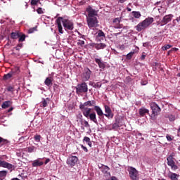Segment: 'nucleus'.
Returning <instances> with one entry per match:
<instances>
[{
  "instance_id": "1",
  "label": "nucleus",
  "mask_w": 180,
  "mask_h": 180,
  "mask_svg": "<svg viewBox=\"0 0 180 180\" xmlns=\"http://www.w3.org/2000/svg\"><path fill=\"white\" fill-rule=\"evenodd\" d=\"M86 106L95 108V106H96V101H95V100H92V101L84 102V103H81L79 108L80 110H82L83 115L85 117H87V118L89 117L91 122H94V123H96V124H98V120L96 119V113L95 112H93L92 113H91V110H92V109L89 108H86Z\"/></svg>"
},
{
  "instance_id": "2",
  "label": "nucleus",
  "mask_w": 180,
  "mask_h": 180,
  "mask_svg": "<svg viewBox=\"0 0 180 180\" xmlns=\"http://www.w3.org/2000/svg\"><path fill=\"white\" fill-rule=\"evenodd\" d=\"M56 23L58 26V32L61 34L64 33V31L63 30V26L65 30H74V22L68 19H65L63 17H58L56 20ZM61 23H63V25Z\"/></svg>"
},
{
  "instance_id": "3",
  "label": "nucleus",
  "mask_w": 180,
  "mask_h": 180,
  "mask_svg": "<svg viewBox=\"0 0 180 180\" xmlns=\"http://www.w3.org/2000/svg\"><path fill=\"white\" fill-rule=\"evenodd\" d=\"M153 22H154V18L148 17L141 22H139L135 27L137 32H141V30H145V29H147V27H148V26H150Z\"/></svg>"
},
{
  "instance_id": "4",
  "label": "nucleus",
  "mask_w": 180,
  "mask_h": 180,
  "mask_svg": "<svg viewBox=\"0 0 180 180\" xmlns=\"http://www.w3.org/2000/svg\"><path fill=\"white\" fill-rule=\"evenodd\" d=\"M75 89L76 94H77V95H80V94H85L88 92V84L85 82H82L81 84H78Z\"/></svg>"
},
{
  "instance_id": "5",
  "label": "nucleus",
  "mask_w": 180,
  "mask_h": 180,
  "mask_svg": "<svg viewBox=\"0 0 180 180\" xmlns=\"http://www.w3.org/2000/svg\"><path fill=\"white\" fill-rule=\"evenodd\" d=\"M127 170L129 172V178H131V180H139V171H137L136 168L133 167H129Z\"/></svg>"
},
{
  "instance_id": "6",
  "label": "nucleus",
  "mask_w": 180,
  "mask_h": 180,
  "mask_svg": "<svg viewBox=\"0 0 180 180\" xmlns=\"http://www.w3.org/2000/svg\"><path fill=\"white\" fill-rule=\"evenodd\" d=\"M172 18H174V15L169 14L166 15L163 17L162 20L161 21H158L157 22L158 26H165L167 23H169L171 20H172Z\"/></svg>"
},
{
  "instance_id": "7",
  "label": "nucleus",
  "mask_w": 180,
  "mask_h": 180,
  "mask_svg": "<svg viewBox=\"0 0 180 180\" xmlns=\"http://www.w3.org/2000/svg\"><path fill=\"white\" fill-rule=\"evenodd\" d=\"M174 154H172L167 158V165L171 167L173 171H176V169H178V166L175 165V161H174Z\"/></svg>"
},
{
  "instance_id": "8",
  "label": "nucleus",
  "mask_w": 180,
  "mask_h": 180,
  "mask_svg": "<svg viewBox=\"0 0 180 180\" xmlns=\"http://www.w3.org/2000/svg\"><path fill=\"white\" fill-rule=\"evenodd\" d=\"M87 25L91 29L92 27H98L99 25H98V18L96 17H90L87 18Z\"/></svg>"
},
{
  "instance_id": "9",
  "label": "nucleus",
  "mask_w": 180,
  "mask_h": 180,
  "mask_svg": "<svg viewBox=\"0 0 180 180\" xmlns=\"http://www.w3.org/2000/svg\"><path fill=\"white\" fill-rule=\"evenodd\" d=\"M150 108L152 110V115L154 116H158L161 112V108L155 103H150Z\"/></svg>"
},
{
  "instance_id": "10",
  "label": "nucleus",
  "mask_w": 180,
  "mask_h": 180,
  "mask_svg": "<svg viewBox=\"0 0 180 180\" xmlns=\"http://www.w3.org/2000/svg\"><path fill=\"white\" fill-rule=\"evenodd\" d=\"M78 162V158L77 156H69L67 159L66 163L69 167H75V165Z\"/></svg>"
},
{
  "instance_id": "11",
  "label": "nucleus",
  "mask_w": 180,
  "mask_h": 180,
  "mask_svg": "<svg viewBox=\"0 0 180 180\" xmlns=\"http://www.w3.org/2000/svg\"><path fill=\"white\" fill-rule=\"evenodd\" d=\"M91 70H89V68H85L84 69V72H83V76L82 78L84 79V81H89V78H91Z\"/></svg>"
},
{
  "instance_id": "12",
  "label": "nucleus",
  "mask_w": 180,
  "mask_h": 180,
  "mask_svg": "<svg viewBox=\"0 0 180 180\" xmlns=\"http://www.w3.org/2000/svg\"><path fill=\"white\" fill-rule=\"evenodd\" d=\"M105 112L104 116L105 117H108V119H113V114L112 113V109H110V107L105 105H104Z\"/></svg>"
},
{
  "instance_id": "13",
  "label": "nucleus",
  "mask_w": 180,
  "mask_h": 180,
  "mask_svg": "<svg viewBox=\"0 0 180 180\" xmlns=\"http://www.w3.org/2000/svg\"><path fill=\"white\" fill-rule=\"evenodd\" d=\"M86 11L89 13L87 18H95L98 15L96 11L94 10L91 6H89Z\"/></svg>"
},
{
  "instance_id": "14",
  "label": "nucleus",
  "mask_w": 180,
  "mask_h": 180,
  "mask_svg": "<svg viewBox=\"0 0 180 180\" xmlns=\"http://www.w3.org/2000/svg\"><path fill=\"white\" fill-rule=\"evenodd\" d=\"M0 167H2L3 168H8V169H12V168H13V165L0 160Z\"/></svg>"
},
{
  "instance_id": "15",
  "label": "nucleus",
  "mask_w": 180,
  "mask_h": 180,
  "mask_svg": "<svg viewBox=\"0 0 180 180\" xmlns=\"http://www.w3.org/2000/svg\"><path fill=\"white\" fill-rule=\"evenodd\" d=\"M95 63H96V64H98V68L101 70H105V68H106V65L105 64V62H103L102 60V59L100 58H95L94 59Z\"/></svg>"
},
{
  "instance_id": "16",
  "label": "nucleus",
  "mask_w": 180,
  "mask_h": 180,
  "mask_svg": "<svg viewBox=\"0 0 180 180\" xmlns=\"http://www.w3.org/2000/svg\"><path fill=\"white\" fill-rule=\"evenodd\" d=\"M51 100L49 98H43L40 104L41 108H47Z\"/></svg>"
},
{
  "instance_id": "17",
  "label": "nucleus",
  "mask_w": 180,
  "mask_h": 180,
  "mask_svg": "<svg viewBox=\"0 0 180 180\" xmlns=\"http://www.w3.org/2000/svg\"><path fill=\"white\" fill-rule=\"evenodd\" d=\"M150 113V110L147 108H141L139 109V115L141 116V117H144L146 115H148Z\"/></svg>"
},
{
  "instance_id": "18",
  "label": "nucleus",
  "mask_w": 180,
  "mask_h": 180,
  "mask_svg": "<svg viewBox=\"0 0 180 180\" xmlns=\"http://www.w3.org/2000/svg\"><path fill=\"white\" fill-rule=\"evenodd\" d=\"M99 169H101V171L103 172V174H108V172H109V169H110V168H109V167L106 166V165H101V166H98Z\"/></svg>"
},
{
  "instance_id": "19",
  "label": "nucleus",
  "mask_w": 180,
  "mask_h": 180,
  "mask_svg": "<svg viewBox=\"0 0 180 180\" xmlns=\"http://www.w3.org/2000/svg\"><path fill=\"white\" fill-rule=\"evenodd\" d=\"M94 110L96 112L98 116H103V115H105L101 107L98 105L94 106Z\"/></svg>"
},
{
  "instance_id": "20",
  "label": "nucleus",
  "mask_w": 180,
  "mask_h": 180,
  "mask_svg": "<svg viewBox=\"0 0 180 180\" xmlns=\"http://www.w3.org/2000/svg\"><path fill=\"white\" fill-rule=\"evenodd\" d=\"M11 74L14 75H18L20 73V68L19 67H15L11 70Z\"/></svg>"
},
{
  "instance_id": "21",
  "label": "nucleus",
  "mask_w": 180,
  "mask_h": 180,
  "mask_svg": "<svg viewBox=\"0 0 180 180\" xmlns=\"http://www.w3.org/2000/svg\"><path fill=\"white\" fill-rule=\"evenodd\" d=\"M11 105H12V101H4L1 105V108L2 109H8V108H9V106H11Z\"/></svg>"
},
{
  "instance_id": "22",
  "label": "nucleus",
  "mask_w": 180,
  "mask_h": 180,
  "mask_svg": "<svg viewBox=\"0 0 180 180\" xmlns=\"http://www.w3.org/2000/svg\"><path fill=\"white\" fill-rule=\"evenodd\" d=\"M44 84L46 86H51V85H53V78L47 77L44 81Z\"/></svg>"
},
{
  "instance_id": "23",
  "label": "nucleus",
  "mask_w": 180,
  "mask_h": 180,
  "mask_svg": "<svg viewBox=\"0 0 180 180\" xmlns=\"http://www.w3.org/2000/svg\"><path fill=\"white\" fill-rule=\"evenodd\" d=\"M44 162L40 161L39 160H36L32 163V167H41Z\"/></svg>"
},
{
  "instance_id": "24",
  "label": "nucleus",
  "mask_w": 180,
  "mask_h": 180,
  "mask_svg": "<svg viewBox=\"0 0 180 180\" xmlns=\"http://www.w3.org/2000/svg\"><path fill=\"white\" fill-rule=\"evenodd\" d=\"M12 77H13V75L12 72H10L8 74H6L4 75L3 79H4V81H8V79H11V78H12Z\"/></svg>"
},
{
  "instance_id": "25",
  "label": "nucleus",
  "mask_w": 180,
  "mask_h": 180,
  "mask_svg": "<svg viewBox=\"0 0 180 180\" xmlns=\"http://www.w3.org/2000/svg\"><path fill=\"white\" fill-rule=\"evenodd\" d=\"M20 36V32H11V37L13 39H19V37Z\"/></svg>"
},
{
  "instance_id": "26",
  "label": "nucleus",
  "mask_w": 180,
  "mask_h": 180,
  "mask_svg": "<svg viewBox=\"0 0 180 180\" xmlns=\"http://www.w3.org/2000/svg\"><path fill=\"white\" fill-rule=\"evenodd\" d=\"M131 13L136 19H140L141 18V13L139 11H132Z\"/></svg>"
},
{
  "instance_id": "27",
  "label": "nucleus",
  "mask_w": 180,
  "mask_h": 180,
  "mask_svg": "<svg viewBox=\"0 0 180 180\" xmlns=\"http://www.w3.org/2000/svg\"><path fill=\"white\" fill-rule=\"evenodd\" d=\"M106 47V44L103 43H100L96 46V50H102Z\"/></svg>"
},
{
  "instance_id": "28",
  "label": "nucleus",
  "mask_w": 180,
  "mask_h": 180,
  "mask_svg": "<svg viewBox=\"0 0 180 180\" xmlns=\"http://www.w3.org/2000/svg\"><path fill=\"white\" fill-rule=\"evenodd\" d=\"M115 122L117 123L120 127H122V126H124V121L122 118L116 120Z\"/></svg>"
},
{
  "instance_id": "29",
  "label": "nucleus",
  "mask_w": 180,
  "mask_h": 180,
  "mask_svg": "<svg viewBox=\"0 0 180 180\" xmlns=\"http://www.w3.org/2000/svg\"><path fill=\"white\" fill-rule=\"evenodd\" d=\"M83 141H86L89 146L92 147V142L91 141V139H89V137L85 136Z\"/></svg>"
},
{
  "instance_id": "30",
  "label": "nucleus",
  "mask_w": 180,
  "mask_h": 180,
  "mask_svg": "<svg viewBox=\"0 0 180 180\" xmlns=\"http://www.w3.org/2000/svg\"><path fill=\"white\" fill-rule=\"evenodd\" d=\"M179 175L176 173H171V174L169 176V178L172 180H178Z\"/></svg>"
},
{
  "instance_id": "31",
  "label": "nucleus",
  "mask_w": 180,
  "mask_h": 180,
  "mask_svg": "<svg viewBox=\"0 0 180 180\" xmlns=\"http://www.w3.org/2000/svg\"><path fill=\"white\" fill-rule=\"evenodd\" d=\"M83 120H82V114L79 112V114L77 115V122H81V124H83Z\"/></svg>"
},
{
  "instance_id": "32",
  "label": "nucleus",
  "mask_w": 180,
  "mask_h": 180,
  "mask_svg": "<svg viewBox=\"0 0 180 180\" xmlns=\"http://www.w3.org/2000/svg\"><path fill=\"white\" fill-rule=\"evenodd\" d=\"M26 40V35L20 32L18 41H25Z\"/></svg>"
},
{
  "instance_id": "33",
  "label": "nucleus",
  "mask_w": 180,
  "mask_h": 180,
  "mask_svg": "<svg viewBox=\"0 0 180 180\" xmlns=\"http://www.w3.org/2000/svg\"><path fill=\"white\" fill-rule=\"evenodd\" d=\"M136 53V51H131L129 52L127 55V60H131L133 56H134V54Z\"/></svg>"
},
{
  "instance_id": "34",
  "label": "nucleus",
  "mask_w": 180,
  "mask_h": 180,
  "mask_svg": "<svg viewBox=\"0 0 180 180\" xmlns=\"http://www.w3.org/2000/svg\"><path fill=\"white\" fill-rule=\"evenodd\" d=\"M7 174H8L7 171H5V170L0 171V179L5 178V176H6Z\"/></svg>"
},
{
  "instance_id": "35",
  "label": "nucleus",
  "mask_w": 180,
  "mask_h": 180,
  "mask_svg": "<svg viewBox=\"0 0 180 180\" xmlns=\"http://www.w3.org/2000/svg\"><path fill=\"white\" fill-rule=\"evenodd\" d=\"M82 125L84 126L86 129H89V127H91V124H89V122L86 120L83 121Z\"/></svg>"
},
{
  "instance_id": "36",
  "label": "nucleus",
  "mask_w": 180,
  "mask_h": 180,
  "mask_svg": "<svg viewBox=\"0 0 180 180\" xmlns=\"http://www.w3.org/2000/svg\"><path fill=\"white\" fill-rule=\"evenodd\" d=\"M91 85L93 88H101L102 86V83L96 82V83H93Z\"/></svg>"
},
{
  "instance_id": "37",
  "label": "nucleus",
  "mask_w": 180,
  "mask_h": 180,
  "mask_svg": "<svg viewBox=\"0 0 180 180\" xmlns=\"http://www.w3.org/2000/svg\"><path fill=\"white\" fill-rule=\"evenodd\" d=\"M34 32H37V26L34 27H32V28H30V29L28 30V33H29V34L34 33Z\"/></svg>"
},
{
  "instance_id": "38",
  "label": "nucleus",
  "mask_w": 180,
  "mask_h": 180,
  "mask_svg": "<svg viewBox=\"0 0 180 180\" xmlns=\"http://www.w3.org/2000/svg\"><path fill=\"white\" fill-rule=\"evenodd\" d=\"M120 127H119V124H117V122L115 121V122L112 125V130H117L118 128Z\"/></svg>"
},
{
  "instance_id": "39",
  "label": "nucleus",
  "mask_w": 180,
  "mask_h": 180,
  "mask_svg": "<svg viewBox=\"0 0 180 180\" xmlns=\"http://www.w3.org/2000/svg\"><path fill=\"white\" fill-rule=\"evenodd\" d=\"M171 47H172V45L167 44V45H165L164 46L162 47V50L163 51H165L168 50L169 49H171Z\"/></svg>"
},
{
  "instance_id": "40",
  "label": "nucleus",
  "mask_w": 180,
  "mask_h": 180,
  "mask_svg": "<svg viewBox=\"0 0 180 180\" xmlns=\"http://www.w3.org/2000/svg\"><path fill=\"white\" fill-rule=\"evenodd\" d=\"M22 47H23V44L20 43V44H18L15 47V49L17 51H19L20 50V49H22Z\"/></svg>"
},
{
  "instance_id": "41",
  "label": "nucleus",
  "mask_w": 180,
  "mask_h": 180,
  "mask_svg": "<svg viewBox=\"0 0 180 180\" xmlns=\"http://www.w3.org/2000/svg\"><path fill=\"white\" fill-rule=\"evenodd\" d=\"M98 37H105V32H103L102 30H99L98 33Z\"/></svg>"
},
{
  "instance_id": "42",
  "label": "nucleus",
  "mask_w": 180,
  "mask_h": 180,
  "mask_svg": "<svg viewBox=\"0 0 180 180\" xmlns=\"http://www.w3.org/2000/svg\"><path fill=\"white\" fill-rule=\"evenodd\" d=\"M37 12L39 15H43V13H44V12L43 11V8H41V7L38 8Z\"/></svg>"
},
{
  "instance_id": "43",
  "label": "nucleus",
  "mask_w": 180,
  "mask_h": 180,
  "mask_svg": "<svg viewBox=\"0 0 180 180\" xmlns=\"http://www.w3.org/2000/svg\"><path fill=\"white\" fill-rule=\"evenodd\" d=\"M34 140L37 142L40 141V139H41V136L40 135H36L34 137Z\"/></svg>"
},
{
  "instance_id": "44",
  "label": "nucleus",
  "mask_w": 180,
  "mask_h": 180,
  "mask_svg": "<svg viewBox=\"0 0 180 180\" xmlns=\"http://www.w3.org/2000/svg\"><path fill=\"white\" fill-rule=\"evenodd\" d=\"M166 139L168 141H172L174 140V137L171 136V135H167Z\"/></svg>"
},
{
  "instance_id": "45",
  "label": "nucleus",
  "mask_w": 180,
  "mask_h": 180,
  "mask_svg": "<svg viewBox=\"0 0 180 180\" xmlns=\"http://www.w3.org/2000/svg\"><path fill=\"white\" fill-rule=\"evenodd\" d=\"M27 151L29 153H33V151H34V147L33 146H30L27 148Z\"/></svg>"
},
{
  "instance_id": "46",
  "label": "nucleus",
  "mask_w": 180,
  "mask_h": 180,
  "mask_svg": "<svg viewBox=\"0 0 180 180\" xmlns=\"http://www.w3.org/2000/svg\"><path fill=\"white\" fill-rule=\"evenodd\" d=\"M6 140H5L4 138L0 137V144H5L6 143Z\"/></svg>"
},
{
  "instance_id": "47",
  "label": "nucleus",
  "mask_w": 180,
  "mask_h": 180,
  "mask_svg": "<svg viewBox=\"0 0 180 180\" xmlns=\"http://www.w3.org/2000/svg\"><path fill=\"white\" fill-rule=\"evenodd\" d=\"M148 84V82L147 80H142L141 82V85H147Z\"/></svg>"
},
{
  "instance_id": "48",
  "label": "nucleus",
  "mask_w": 180,
  "mask_h": 180,
  "mask_svg": "<svg viewBox=\"0 0 180 180\" xmlns=\"http://www.w3.org/2000/svg\"><path fill=\"white\" fill-rule=\"evenodd\" d=\"M81 148H82V150H84V151H85V153H88V148H86V146H84V145H81Z\"/></svg>"
},
{
  "instance_id": "49",
  "label": "nucleus",
  "mask_w": 180,
  "mask_h": 180,
  "mask_svg": "<svg viewBox=\"0 0 180 180\" xmlns=\"http://www.w3.org/2000/svg\"><path fill=\"white\" fill-rule=\"evenodd\" d=\"M113 23H120V19H119V18L114 19Z\"/></svg>"
},
{
  "instance_id": "50",
  "label": "nucleus",
  "mask_w": 180,
  "mask_h": 180,
  "mask_svg": "<svg viewBox=\"0 0 180 180\" xmlns=\"http://www.w3.org/2000/svg\"><path fill=\"white\" fill-rule=\"evenodd\" d=\"M37 0H32L31 5H37Z\"/></svg>"
},
{
  "instance_id": "51",
  "label": "nucleus",
  "mask_w": 180,
  "mask_h": 180,
  "mask_svg": "<svg viewBox=\"0 0 180 180\" xmlns=\"http://www.w3.org/2000/svg\"><path fill=\"white\" fill-rule=\"evenodd\" d=\"M7 91H8V92H13V87L12 86H8L7 88Z\"/></svg>"
},
{
  "instance_id": "52",
  "label": "nucleus",
  "mask_w": 180,
  "mask_h": 180,
  "mask_svg": "<svg viewBox=\"0 0 180 180\" xmlns=\"http://www.w3.org/2000/svg\"><path fill=\"white\" fill-rule=\"evenodd\" d=\"M78 44H79L80 46H84V44H85V41L82 40H79Z\"/></svg>"
},
{
  "instance_id": "53",
  "label": "nucleus",
  "mask_w": 180,
  "mask_h": 180,
  "mask_svg": "<svg viewBox=\"0 0 180 180\" xmlns=\"http://www.w3.org/2000/svg\"><path fill=\"white\" fill-rule=\"evenodd\" d=\"M12 56H15V57H19V56H20V53H12Z\"/></svg>"
},
{
  "instance_id": "54",
  "label": "nucleus",
  "mask_w": 180,
  "mask_h": 180,
  "mask_svg": "<svg viewBox=\"0 0 180 180\" xmlns=\"http://www.w3.org/2000/svg\"><path fill=\"white\" fill-rule=\"evenodd\" d=\"M174 120H175V117L174 115H171L169 117V121L170 122H174Z\"/></svg>"
},
{
  "instance_id": "55",
  "label": "nucleus",
  "mask_w": 180,
  "mask_h": 180,
  "mask_svg": "<svg viewBox=\"0 0 180 180\" xmlns=\"http://www.w3.org/2000/svg\"><path fill=\"white\" fill-rule=\"evenodd\" d=\"M143 47H148V46H150V43L149 42H145L143 44Z\"/></svg>"
},
{
  "instance_id": "56",
  "label": "nucleus",
  "mask_w": 180,
  "mask_h": 180,
  "mask_svg": "<svg viewBox=\"0 0 180 180\" xmlns=\"http://www.w3.org/2000/svg\"><path fill=\"white\" fill-rule=\"evenodd\" d=\"M140 59L143 61L144 60H146V55L142 54V56H141Z\"/></svg>"
},
{
  "instance_id": "57",
  "label": "nucleus",
  "mask_w": 180,
  "mask_h": 180,
  "mask_svg": "<svg viewBox=\"0 0 180 180\" xmlns=\"http://www.w3.org/2000/svg\"><path fill=\"white\" fill-rule=\"evenodd\" d=\"M49 162H50V159H49V158H47V159L45 160L44 164H45V165H47V164H49Z\"/></svg>"
},
{
  "instance_id": "58",
  "label": "nucleus",
  "mask_w": 180,
  "mask_h": 180,
  "mask_svg": "<svg viewBox=\"0 0 180 180\" xmlns=\"http://www.w3.org/2000/svg\"><path fill=\"white\" fill-rule=\"evenodd\" d=\"M12 110H13V107L10 108L8 110V113L12 112Z\"/></svg>"
},
{
  "instance_id": "59",
  "label": "nucleus",
  "mask_w": 180,
  "mask_h": 180,
  "mask_svg": "<svg viewBox=\"0 0 180 180\" xmlns=\"http://www.w3.org/2000/svg\"><path fill=\"white\" fill-rule=\"evenodd\" d=\"M111 180H117V178H116V176H112L111 178Z\"/></svg>"
},
{
  "instance_id": "60",
  "label": "nucleus",
  "mask_w": 180,
  "mask_h": 180,
  "mask_svg": "<svg viewBox=\"0 0 180 180\" xmlns=\"http://www.w3.org/2000/svg\"><path fill=\"white\" fill-rule=\"evenodd\" d=\"M126 0H118V1L120 3V4H123V2H124Z\"/></svg>"
},
{
  "instance_id": "61",
  "label": "nucleus",
  "mask_w": 180,
  "mask_h": 180,
  "mask_svg": "<svg viewBox=\"0 0 180 180\" xmlns=\"http://www.w3.org/2000/svg\"><path fill=\"white\" fill-rule=\"evenodd\" d=\"M172 50H174L175 51H178V48H173Z\"/></svg>"
},
{
  "instance_id": "62",
  "label": "nucleus",
  "mask_w": 180,
  "mask_h": 180,
  "mask_svg": "<svg viewBox=\"0 0 180 180\" xmlns=\"http://www.w3.org/2000/svg\"><path fill=\"white\" fill-rule=\"evenodd\" d=\"M176 20L177 22H179V21H180V17L177 18L176 19Z\"/></svg>"
},
{
  "instance_id": "63",
  "label": "nucleus",
  "mask_w": 180,
  "mask_h": 180,
  "mask_svg": "<svg viewBox=\"0 0 180 180\" xmlns=\"http://www.w3.org/2000/svg\"><path fill=\"white\" fill-rule=\"evenodd\" d=\"M160 4H161V1H158L156 2L155 5H160Z\"/></svg>"
},
{
  "instance_id": "64",
  "label": "nucleus",
  "mask_w": 180,
  "mask_h": 180,
  "mask_svg": "<svg viewBox=\"0 0 180 180\" xmlns=\"http://www.w3.org/2000/svg\"><path fill=\"white\" fill-rule=\"evenodd\" d=\"M177 76L180 77V72L177 75Z\"/></svg>"
}]
</instances>
